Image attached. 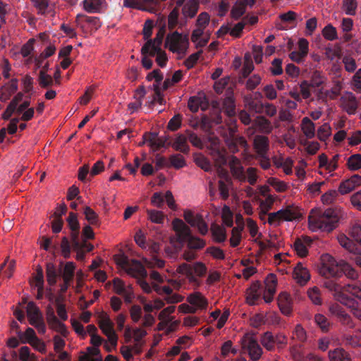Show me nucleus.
<instances>
[{"mask_svg": "<svg viewBox=\"0 0 361 361\" xmlns=\"http://www.w3.org/2000/svg\"><path fill=\"white\" fill-rule=\"evenodd\" d=\"M320 273L325 277L323 286L333 293L334 298L341 304L355 310L358 309V302L361 301V288L355 283L341 286L336 279L343 274L351 280L358 278L357 271L348 263L343 261L336 263L334 258L329 255L324 257Z\"/></svg>", "mask_w": 361, "mask_h": 361, "instance_id": "1", "label": "nucleus"}, {"mask_svg": "<svg viewBox=\"0 0 361 361\" xmlns=\"http://www.w3.org/2000/svg\"><path fill=\"white\" fill-rule=\"evenodd\" d=\"M338 212L333 208H328L324 212L319 211L315 215L309 216V225L312 231L321 230L331 232L339 220Z\"/></svg>", "mask_w": 361, "mask_h": 361, "instance_id": "2", "label": "nucleus"}, {"mask_svg": "<svg viewBox=\"0 0 361 361\" xmlns=\"http://www.w3.org/2000/svg\"><path fill=\"white\" fill-rule=\"evenodd\" d=\"M173 229L176 232V242L183 245L185 242L190 249L200 250L206 243L204 240L193 236L190 228L180 219H175L172 222Z\"/></svg>", "mask_w": 361, "mask_h": 361, "instance_id": "3", "label": "nucleus"}, {"mask_svg": "<svg viewBox=\"0 0 361 361\" xmlns=\"http://www.w3.org/2000/svg\"><path fill=\"white\" fill-rule=\"evenodd\" d=\"M207 269L204 264L197 262L193 266L187 263H182L178 267L176 271L178 274L185 276L190 283L199 286L200 282L197 277L204 276Z\"/></svg>", "mask_w": 361, "mask_h": 361, "instance_id": "4", "label": "nucleus"}, {"mask_svg": "<svg viewBox=\"0 0 361 361\" xmlns=\"http://www.w3.org/2000/svg\"><path fill=\"white\" fill-rule=\"evenodd\" d=\"M165 44L173 53L184 54L189 46L188 36L183 35L178 31H175L167 35Z\"/></svg>", "mask_w": 361, "mask_h": 361, "instance_id": "5", "label": "nucleus"}, {"mask_svg": "<svg viewBox=\"0 0 361 361\" xmlns=\"http://www.w3.org/2000/svg\"><path fill=\"white\" fill-rule=\"evenodd\" d=\"M241 344L252 360L257 361L261 357L262 349L253 335L246 334L241 339Z\"/></svg>", "mask_w": 361, "mask_h": 361, "instance_id": "6", "label": "nucleus"}, {"mask_svg": "<svg viewBox=\"0 0 361 361\" xmlns=\"http://www.w3.org/2000/svg\"><path fill=\"white\" fill-rule=\"evenodd\" d=\"M118 264L124 267L126 269L127 273L134 277L145 279L147 276V272L145 267L137 259H133L130 262L128 257L123 256Z\"/></svg>", "mask_w": 361, "mask_h": 361, "instance_id": "7", "label": "nucleus"}, {"mask_svg": "<svg viewBox=\"0 0 361 361\" xmlns=\"http://www.w3.org/2000/svg\"><path fill=\"white\" fill-rule=\"evenodd\" d=\"M99 326L103 334L107 336L109 341L114 346L117 345L118 336L114 329V323L110 319L109 314L102 312L99 317Z\"/></svg>", "mask_w": 361, "mask_h": 361, "instance_id": "8", "label": "nucleus"}, {"mask_svg": "<svg viewBox=\"0 0 361 361\" xmlns=\"http://www.w3.org/2000/svg\"><path fill=\"white\" fill-rule=\"evenodd\" d=\"M165 34L164 26L161 27L153 39H148L141 49L142 54H148L150 56H154L156 51L161 49V45Z\"/></svg>", "mask_w": 361, "mask_h": 361, "instance_id": "9", "label": "nucleus"}, {"mask_svg": "<svg viewBox=\"0 0 361 361\" xmlns=\"http://www.w3.org/2000/svg\"><path fill=\"white\" fill-rule=\"evenodd\" d=\"M183 218L192 227H196L201 235H205L208 233V225L203 219L202 215H194L192 211L187 209L183 212Z\"/></svg>", "mask_w": 361, "mask_h": 361, "instance_id": "10", "label": "nucleus"}, {"mask_svg": "<svg viewBox=\"0 0 361 361\" xmlns=\"http://www.w3.org/2000/svg\"><path fill=\"white\" fill-rule=\"evenodd\" d=\"M300 214L291 207H287L285 209H281L276 212L269 214L268 223L270 225L279 222L281 220L293 221L298 219Z\"/></svg>", "mask_w": 361, "mask_h": 361, "instance_id": "11", "label": "nucleus"}, {"mask_svg": "<svg viewBox=\"0 0 361 361\" xmlns=\"http://www.w3.org/2000/svg\"><path fill=\"white\" fill-rule=\"evenodd\" d=\"M67 223L71 230V240L73 248L80 247L79 234L80 224L78 220V216L75 213L70 212L67 218Z\"/></svg>", "mask_w": 361, "mask_h": 361, "instance_id": "12", "label": "nucleus"}, {"mask_svg": "<svg viewBox=\"0 0 361 361\" xmlns=\"http://www.w3.org/2000/svg\"><path fill=\"white\" fill-rule=\"evenodd\" d=\"M265 290H264L263 298L267 303L272 301L274 295L276 293L277 279L275 274H269L264 281Z\"/></svg>", "mask_w": 361, "mask_h": 361, "instance_id": "13", "label": "nucleus"}, {"mask_svg": "<svg viewBox=\"0 0 361 361\" xmlns=\"http://www.w3.org/2000/svg\"><path fill=\"white\" fill-rule=\"evenodd\" d=\"M343 109L349 115L355 114L358 107V103L355 96L352 92H347L341 98Z\"/></svg>", "mask_w": 361, "mask_h": 361, "instance_id": "14", "label": "nucleus"}, {"mask_svg": "<svg viewBox=\"0 0 361 361\" xmlns=\"http://www.w3.org/2000/svg\"><path fill=\"white\" fill-rule=\"evenodd\" d=\"M360 185H361V176L355 174L340 183L338 192L341 195H345Z\"/></svg>", "mask_w": 361, "mask_h": 361, "instance_id": "15", "label": "nucleus"}, {"mask_svg": "<svg viewBox=\"0 0 361 361\" xmlns=\"http://www.w3.org/2000/svg\"><path fill=\"white\" fill-rule=\"evenodd\" d=\"M209 154L215 162L217 171H225L223 166L227 163L226 152L217 147H212Z\"/></svg>", "mask_w": 361, "mask_h": 361, "instance_id": "16", "label": "nucleus"}, {"mask_svg": "<svg viewBox=\"0 0 361 361\" xmlns=\"http://www.w3.org/2000/svg\"><path fill=\"white\" fill-rule=\"evenodd\" d=\"M312 240L310 237L304 236L297 238L293 243L294 250L300 257H306L308 253L307 247L310 246Z\"/></svg>", "mask_w": 361, "mask_h": 361, "instance_id": "17", "label": "nucleus"}, {"mask_svg": "<svg viewBox=\"0 0 361 361\" xmlns=\"http://www.w3.org/2000/svg\"><path fill=\"white\" fill-rule=\"evenodd\" d=\"M82 4L85 11L90 13H102L107 5L106 0H84Z\"/></svg>", "mask_w": 361, "mask_h": 361, "instance_id": "18", "label": "nucleus"}, {"mask_svg": "<svg viewBox=\"0 0 361 361\" xmlns=\"http://www.w3.org/2000/svg\"><path fill=\"white\" fill-rule=\"evenodd\" d=\"M231 171L233 176L240 180H245V175L244 173V168L241 164V161L235 156H231L229 159L228 163Z\"/></svg>", "mask_w": 361, "mask_h": 361, "instance_id": "19", "label": "nucleus"}, {"mask_svg": "<svg viewBox=\"0 0 361 361\" xmlns=\"http://www.w3.org/2000/svg\"><path fill=\"white\" fill-rule=\"evenodd\" d=\"M293 276L297 283L304 286L310 279V274L307 268L304 267L301 263H298L293 270Z\"/></svg>", "mask_w": 361, "mask_h": 361, "instance_id": "20", "label": "nucleus"}, {"mask_svg": "<svg viewBox=\"0 0 361 361\" xmlns=\"http://www.w3.org/2000/svg\"><path fill=\"white\" fill-rule=\"evenodd\" d=\"M187 141L188 137L186 135L178 134L173 142L171 144V145L175 150L187 154L190 152V146ZM169 145H170V143Z\"/></svg>", "mask_w": 361, "mask_h": 361, "instance_id": "21", "label": "nucleus"}, {"mask_svg": "<svg viewBox=\"0 0 361 361\" xmlns=\"http://www.w3.org/2000/svg\"><path fill=\"white\" fill-rule=\"evenodd\" d=\"M278 305L281 312L285 315L292 312V303L290 295L287 293H281L278 297Z\"/></svg>", "mask_w": 361, "mask_h": 361, "instance_id": "22", "label": "nucleus"}, {"mask_svg": "<svg viewBox=\"0 0 361 361\" xmlns=\"http://www.w3.org/2000/svg\"><path fill=\"white\" fill-rule=\"evenodd\" d=\"M254 147L257 154H267L269 149V138L264 135H256L254 139Z\"/></svg>", "mask_w": 361, "mask_h": 361, "instance_id": "23", "label": "nucleus"}, {"mask_svg": "<svg viewBox=\"0 0 361 361\" xmlns=\"http://www.w3.org/2000/svg\"><path fill=\"white\" fill-rule=\"evenodd\" d=\"M207 106V101L205 96L204 97H191L188 103L189 109L193 112H197L199 109L201 108L202 110H205Z\"/></svg>", "mask_w": 361, "mask_h": 361, "instance_id": "24", "label": "nucleus"}, {"mask_svg": "<svg viewBox=\"0 0 361 361\" xmlns=\"http://www.w3.org/2000/svg\"><path fill=\"white\" fill-rule=\"evenodd\" d=\"M263 288L261 283L258 281L253 283L250 288V292L247 297V302L250 305H255L256 301H257L262 294Z\"/></svg>", "mask_w": 361, "mask_h": 361, "instance_id": "25", "label": "nucleus"}, {"mask_svg": "<svg viewBox=\"0 0 361 361\" xmlns=\"http://www.w3.org/2000/svg\"><path fill=\"white\" fill-rule=\"evenodd\" d=\"M187 301L196 310L206 308L207 305V299L200 292H195L188 295Z\"/></svg>", "mask_w": 361, "mask_h": 361, "instance_id": "26", "label": "nucleus"}, {"mask_svg": "<svg viewBox=\"0 0 361 361\" xmlns=\"http://www.w3.org/2000/svg\"><path fill=\"white\" fill-rule=\"evenodd\" d=\"M247 6H249L247 0H237L231 11V17L235 20L239 19L245 13Z\"/></svg>", "mask_w": 361, "mask_h": 361, "instance_id": "27", "label": "nucleus"}, {"mask_svg": "<svg viewBox=\"0 0 361 361\" xmlns=\"http://www.w3.org/2000/svg\"><path fill=\"white\" fill-rule=\"evenodd\" d=\"M199 8L198 0H188L183 6L182 13L185 17L194 18Z\"/></svg>", "mask_w": 361, "mask_h": 361, "instance_id": "28", "label": "nucleus"}, {"mask_svg": "<svg viewBox=\"0 0 361 361\" xmlns=\"http://www.w3.org/2000/svg\"><path fill=\"white\" fill-rule=\"evenodd\" d=\"M329 357L331 361H351L349 354L343 348L329 350Z\"/></svg>", "mask_w": 361, "mask_h": 361, "instance_id": "29", "label": "nucleus"}, {"mask_svg": "<svg viewBox=\"0 0 361 361\" xmlns=\"http://www.w3.org/2000/svg\"><path fill=\"white\" fill-rule=\"evenodd\" d=\"M301 128L307 138L311 139L314 137L315 126L308 117H304L302 118Z\"/></svg>", "mask_w": 361, "mask_h": 361, "instance_id": "30", "label": "nucleus"}, {"mask_svg": "<svg viewBox=\"0 0 361 361\" xmlns=\"http://www.w3.org/2000/svg\"><path fill=\"white\" fill-rule=\"evenodd\" d=\"M243 101L245 106L251 111L255 113H262L264 110V104L255 102L251 94L245 95L244 97Z\"/></svg>", "mask_w": 361, "mask_h": 361, "instance_id": "31", "label": "nucleus"}, {"mask_svg": "<svg viewBox=\"0 0 361 361\" xmlns=\"http://www.w3.org/2000/svg\"><path fill=\"white\" fill-rule=\"evenodd\" d=\"M223 109L225 114L230 118H233L235 116V104L233 96L230 95L226 97L223 101Z\"/></svg>", "mask_w": 361, "mask_h": 361, "instance_id": "32", "label": "nucleus"}, {"mask_svg": "<svg viewBox=\"0 0 361 361\" xmlns=\"http://www.w3.org/2000/svg\"><path fill=\"white\" fill-rule=\"evenodd\" d=\"M338 239L340 245L353 255L360 251V248L345 235H340Z\"/></svg>", "mask_w": 361, "mask_h": 361, "instance_id": "33", "label": "nucleus"}, {"mask_svg": "<svg viewBox=\"0 0 361 361\" xmlns=\"http://www.w3.org/2000/svg\"><path fill=\"white\" fill-rule=\"evenodd\" d=\"M60 275L58 273L53 263H47L46 266L47 281L49 286H53L56 283L57 277Z\"/></svg>", "mask_w": 361, "mask_h": 361, "instance_id": "34", "label": "nucleus"}, {"mask_svg": "<svg viewBox=\"0 0 361 361\" xmlns=\"http://www.w3.org/2000/svg\"><path fill=\"white\" fill-rule=\"evenodd\" d=\"M211 232L214 240L217 243H223L226 239V233L224 228L213 224L211 226Z\"/></svg>", "mask_w": 361, "mask_h": 361, "instance_id": "35", "label": "nucleus"}, {"mask_svg": "<svg viewBox=\"0 0 361 361\" xmlns=\"http://www.w3.org/2000/svg\"><path fill=\"white\" fill-rule=\"evenodd\" d=\"M260 342L267 350L272 351L275 348L274 334L270 331H267L262 335Z\"/></svg>", "mask_w": 361, "mask_h": 361, "instance_id": "36", "label": "nucleus"}, {"mask_svg": "<svg viewBox=\"0 0 361 361\" xmlns=\"http://www.w3.org/2000/svg\"><path fill=\"white\" fill-rule=\"evenodd\" d=\"M27 315L29 319V322L33 320H37L42 317L39 309L36 306L33 302H29L27 305Z\"/></svg>", "mask_w": 361, "mask_h": 361, "instance_id": "37", "label": "nucleus"}, {"mask_svg": "<svg viewBox=\"0 0 361 361\" xmlns=\"http://www.w3.org/2000/svg\"><path fill=\"white\" fill-rule=\"evenodd\" d=\"M80 20L85 21L90 24L92 25V28L94 30H97L101 27V22L98 17L87 16L84 14H78L76 17V21L79 22Z\"/></svg>", "mask_w": 361, "mask_h": 361, "instance_id": "38", "label": "nucleus"}, {"mask_svg": "<svg viewBox=\"0 0 361 361\" xmlns=\"http://www.w3.org/2000/svg\"><path fill=\"white\" fill-rule=\"evenodd\" d=\"M32 3L38 14L45 15L51 11L49 0H32Z\"/></svg>", "mask_w": 361, "mask_h": 361, "instance_id": "39", "label": "nucleus"}, {"mask_svg": "<svg viewBox=\"0 0 361 361\" xmlns=\"http://www.w3.org/2000/svg\"><path fill=\"white\" fill-rule=\"evenodd\" d=\"M255 126L259 128V131L265 133H269L272 130L271 123L264 117H258L255 121Z\"/></svg>", "mask_w": 361, "mask_h": 361, "instance_id": "40", "label": "nucleus"}, {"mask_svg": "<svg viewBox=\"0 0 361 361\" xmlns=\"http://www.w3.org/2000/svg\"><path fill=\"white\" fill-rule=\"evenodd\" d=\"M75 266L72 262H68L63 268L62 277L63 281H73L75 274Z\"/></svg>", "mask_w": 361, "mask_h": 361, "instance_id": "41", "label": "nucleus"}, {"mask_svg": "<svg viewBox=\"0 0 361 361\" xmlns=\"http://www.w3.org/2000/svg\"><path fill=\"white\" fill-rule=\"evenodd\" d=\"M347 165L350 171H357L361 169V154L351 155L347 161Z\"/></svg>", "mask_w": 361, "mask_h": 361, "instance_id": "42", "label": "nucleus"}, {"mask_svg": "<svg viewBox=\"0 0 361 361\" xmlns=\"http://www.w3.org/2000/svg\"><path fill=\"white\" fill-rule=\"evenodd\" d=\"M83 214L86 220L92 225L99 224V217L97 213L90 207L86 206L84 207Z\"/></svg>", "mask_w": 361, "mask_h": 361, "instance_id": "43", "label": "nucleus"}, {"mask_svg": "<svg viewBox=\"0 0 361 361\" xmlns=\"http://www.w3.org/2000/svg\"><path fill=\"white\" fill-rule=\"evenodd\" d=\"M37 80L42 88H48L54 84L53 77L44 72H39Z\"/></svg>", "mask_w": 361, "mask_h": 361, "instance_id": "44", "label": "nucleus"}, {"mask_svg": "<svg viewBox=\"0 0 361 361\" xmlns=\"http://www.w3.org/2000/svg\"><path fill=\"white\" fill-rule=\"evenodd\" d=\"M148 219L153 223L162 224L164 219V214L161 211L155 209H147V210Z\"/></svg>", "mask_w": 361, "mask_h": 361, "instance_id": "45", "label": "nucleus"}, {"mask_svg": "<svg viewBox=\"0 0 361 361\" xmlns=\"http://www.w3.org/2000/svg\"><path fill=\"white\" fill-rule=\"evenodd\" d=\"M170 165L176 169H181L186 165L184 157L180 154H175L169 157Z\"/></svg>", "mask_w": 361, "mask_h": 361, "instance_id": "46", "label": "nucleus"}, {"mask_svg": "<svg viewBox=\"0 0 361 361\" xmlns=\"http://www.w3.org/2000/svg\"><path fill=\"white\" fill-rule=\"evenodd\" d=\"M314 322L322 331L326 332L329 331L330 323L324 315L319 313L316 314Z\"/></svg>", "mask_w": 361, "mask_h": 361, "instance_id": "47", "label": "nucleus"}, {"mask_svg": "<svg viewBox=\"0 0 361 361\" xmlns=\"http://www.w3.org/2000/svg\"><path fill=\"white\" fill-rule=\"evenodd\" d=\"M63 298L59 296L55 299L56 305V312L61 320L66 321L68 319V314L66 310V305L61 302Z\"/></svg>", "mask_w": 361, "mask_h": 361, "instance_id": "48", "label": "nucleus"}, {"mask_svg": "<svg viewBox=\"0 0 361 361\" xmlns=\"http://www.w3.org/2000/svg\"><path fill=\"white\" fill-rule=\"evenodd\" d=\"M322 35L326 39L330 41L338 38L336 29L331 24H328L323 28Z\"/></svg>", "mask_w": 361, "mask_h": 361, "instance_id": "49", "label": "nucleus"}, {"mask_svg": "<svg viewBox=\"0 0 361 361\" xmlns=\"http://www.w3.org/2000/svg\"><path fill=\"white\" fill-rule=\"evenodd\" d=\"M243 228V227L242 226L234 227L232 229V235L230 238V243L232 247H235L240 244L241 240V231Z\"/></svg>", "mask_w": 361, "mask_h": 361, "instance_id": "50", "label": "nucleus"}, {"mask_svg": "<svg viewBox=\"0 0 361 361\" xmlns=\"http://www.w3.org/2000/svg\"><path fill=\"white\" fill-rule=\"evenodd\" d=\"M179 16V8L174 7L168 16V27L170 30H173L178 24Z\"/></svg>", "mask_w": 361, "mask_h": 361, "instance_id": "51", "label": "nucleus"}, {"mask_svg": "<svg viewBox=\"0 0 361 361\" xmlns=\"http://www.w3.org/2000/svg\"><path fill=\"white\" fill-rule=\"evenodd\" d=\"M357 6L356 0H343V9L347 15L354 16Z\"/></svg>", "mask_w": 361, "mask_h": 361, "instance_id": "52", "label": "nucleus"}, {"mask_svg": "<svg viewBox=\"0 0 361 361\" xmlns=\"http://www.w3.org/2000/svg\"><path fill=\"white\" fill-rule=\"evenodd\" d=\"M307 295L311 301L314 305H321L322 304V298L320 295L319 289L314 286L312 288H310L307 291Z\"/></svg>", "mask_w": 361, "mask_h": 361, "instance_id": "53", "label": "nucleus"}, {"mask_svg": "<svg viewBox=\"0 0 361 361\" xmlns=\"http://www.w3.org/2000/svg\"><path fill=\"white\" fill-rule=\"evenodd\" d=\"M20 338L23 343H28L30 344L34 343L35 340H37L35 331L33 329L28 327L24 334L20 335Z\"/></svg>", "mask_w": 361, "mask_h": 361, "instance_id": "54", "label": "nucleus"}, {"mask_svg": "<svg viewBox=\"0 0 361 361\" xmlns=\"http://www.w3.org/2000/svg\"><path fill=\"white\" fill-rule=\"evenodd\" d=\"M61 255L66 259L71 256V245L68 238L66 236L63 237L61 242Z\"/></svg>", "mask_w": 361, "mask_h": 361, "instance_id": "55", "label": "nucleus"}, {"mask_svg": "<svg viewBox=\"0 0 361 361\" xmlns=\"http://www.w3.org/2000/svg\"><path fill=\"white\" fill-rule=\"evenodd\" d=\"M196 164L204 171L209 172L212 171V166L209 161L204 156H200L195 159Z\"/></svg>", "mask_w": 361, "mask_h": 361, "instance_id": "56", "label": "nucleus"}, {"mask_svg": "<svg viewBox=\"0 0 361 361\" xmlns=\"http://www.w3.org/2000/svg\"><path fill=\"white\" fill-rule=\"evenodd\" d=\"M186 136L188 137V140L193 146L198 147L200 149L203 148V143L202 142V140L197 136V134L190 130H187Z\"/></svg>", "mask_w": 361, "mask_h": 361, "instance_id": "57", "label": "nucleus"}, {"mask_svg": "<svg viewBox=\"0 0 361 361\" xmlns=\"http://www.w3.org/2000/svg\"><path fill=\"white\" fill-rule=\"evenodd\" d=\"M331 135V127L329 124H323L317 130V137L322 141H325Z\"/></svg>", "mask_w": 361, "mask_h": 361, "instance_id": "58", "label": "nucleus"}, {"mask_svg": "<svg viewBox=\"0 0 361 361\" xmlns=\"http://www.w3.org/2000/svg\"><path fill=\"white\" fill-rule=\"evenodd\" d=\"M270 71L273 75H279L282 74V60L281 59L277 58L272 61Z\"/></svg>", "mask_w": 361, "mask_h": 361, "instance_id": "59", "label": "nucleus"}, {"mask_svg": "<svg viewBox=\"0 0 361 361\" xmlns=\"http://www.w3.org/2000/svg\"><path fill=\"white\" fill-rule=\"evenodd\" d=\"M49 324L50 325L51 328L59 332L63 336H66L67 333L66 326L64 324L60 322L57 317L54 320H52L50 322H49Z\"/></svg>", "mask_w": 361, "mask_h": 361, "instance_id": "60", "label": "nucleus"}, {"mask_svg": "<svg viewBox=\"0 0 361 361\" xmlns=\"http://www.w3.org/2000/svg\"><path fill=\"white\" fill-rule=\"evenodd\" d=\"M268 183L277 191L283 192L287 189V185L283 181H281L276 178H271L269 179Z\"/></svg>", "mask_w": 361, "mask_h": 361, "instance_id": "61", "label": "nucleus"}, {"mask_svg": "<svg viewBox=\"0 0 361 361\" xmlns=\"http://www.w3.org/2000/svg\"><path fill=\"white\" fill-rule=\"evenodd\" d=\"M203 51L200 50L196 53H194L191 54L184 62L185 66L187 67L188 69L192 68L197 61H198L200 55L202 54Z\"/></svg>", "mask_w": 361, "mask_h": 361, "instance_id": "62", "label": "nucleus"}, {"mask_svg": "<svg viewBox=\"0 0 361 361\" xmlns=\"http://www.w3.org/2000/svg\"><path fill=\"white\" fill-rule=\"evenodd\" d=\"M262 78L259 75L255 74L246 82V88L249 90H254L261 82Z\"/></svg>", "mask_w": 361, "mask_h": 361, "instance_id": "63", "label": "nucleus"}, {"mask_svg": "<svg viewBox=\"0 0 361 361\" xmlns=\"http://www.w3.org/2000/svg\"><path fill=\"white\" fill-rule=\"evenodd\" d=\"M351 237L357 243H361V224L355 223L351 228Z\"/></svg>", "mask_w": 361, "mask_h": 361, "instance_id": "64", "label": "nucleus"}]
</instances>
